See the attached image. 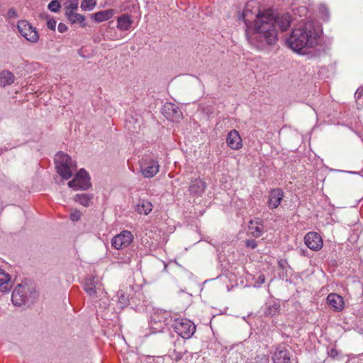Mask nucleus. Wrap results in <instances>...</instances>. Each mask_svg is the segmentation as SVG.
I'll list each match as a JSON object with an SVG mask.
<instances>
[{
	"instance_id": "nucleus-1",
	"label": "nucleus",
	"mask_w": 363,
	"mask_h": 363,
	"mask_svg": "<svg viewBox=\"0 0 363 363\" xmlns=\"http://www.w3.org/2000/svg\"><path fill=\"white\" fill-rule=\"evenodd\" d=\"M247 4L242 18L246 25L245 35L250 45L258 50H264L269 45H274L277 40V28L281 31L286 30L291 25V17L289 13L273 15L267 11L255 14L256 20L253 27L249 26L251 20L249 17L252 12Z\"/></svg>"
},
{
	"instance_id": "nucleus-2",
	"label": "nucleus",
	"mask_w": 363,
	"mask_h": 363,
	"mask_svg": "<svg viewBox=\"0 0 363 363\" xmlns=\"http://www.w3.org/2000/svg\"><path fill=\"white\" fill-rule=\"evenodd\" d=\"M318 35L314 23L311 21H301L287 39L289 46L296 52L306 48H313L317 45Z\"/></svg>"
},
{
	"instance_id": "nucleus-3",
	"label": "nucleus",
	"mask_w": 363,
	"mask_h": 363,
	"mask_svg": "<svg viewBox=\"0 0 363 363\" xmlns=\"http://www.w3.org/2000/svg\"><path fill=\"white\" fill-rule=\"evenodd\" d=\"M37 297L35 286L28 282L18 284L11 295V301L14 306H21L28 303H33Z\"/></svg>"
},
{
	"instance_id": "nucleus-4",
	"label": "nucleus",
	"mask_w": 363,
	"mask_h": 363,
	"mask_svg": "<svg viewBox=\"0 0 363 363\" xmlns=\"http://www.w3.org/2000/svg\"><path fill=\"white\" fill-rule=\"evenodd\" d=\"M55 163L57 173L66 180L72 176V172L77 169V164L72 162V158L62 152L56 154Z\"/></svg>"
},
{
	"instance_id": "nucleus-5",
	"label": "nucleus",
	"mask_w": 363,
	"mask_h": 363,
	"mask_svg": "<svg viewBox=\"0 0 363 363\" xmlns=\"http://www.w3.org/2000/svg\"><path fill=\"white\" fill-rule=\"evenodd\" d=\"M174 331L183 339H189L196 332L195 324L189 319L177 318L172 324Z\"/></svg>"
},
{
	"instance_id": "nucleus-6",
	"label": "nucleus",
	"mask_w": 363,
	"mask_h": 363,
	"mask_svg": "<svg viewBox=\"0 0 363 363\" xmlns=\"http://www.w3.org/2000/svg\"><path fill=\"white\" fill-rule=\"evenodd\" d=\"M17 28L20 34L28 41L35 43L39 40V34L36 28L33 27L28 21L20 20L17 23Z\"/></svg>"
},
{
	"instance_id": "nucleus-7",
	"label": "nucleus",
	"mask_w": 363,
	"mask_h": 363,
	"mask_svg": "<svg viewBox=\"0 0 363 363\" xmlns=\"http://www.w3.org/2000/svg\"><path fill=\"white\" fill-rule=\"evenodd\" d=\"M140 168L144 177L152 178L158 173L160 165L157 160L146 157L140 162Z\"/></svg>"
},
{
	"instance_id": "nucleus-8",
	"label": "nucleus",
	"mask_w": 363,
	"mask_h": 363,
	"mask_svg": "<svg viewBox=\"0 0 363 363\" xmlns=\"http://www.w3.org/2000/svg\"><path fill=\"white\" fill-rule=\"evenodd\" d=\"M68 186L74 190H86L91 186L90 178L86 170L81 169L74 178L68 182Z\"/></svg>"
},
{
	"instance_id": "nucleus-9",
	"label": "nucleus",
	"mask_w": 363,
	"mask_h": 363,
	"mask_svg": "<svg viewBox=\"0 0 363 363\" xmlns=\"http://www.w3.org/2000/svg\"><path fill=\"white\" fill-rule=\"evenodd\" d=\"M133 239V236L130 231L123 230L113 238L111 245L116 250L123 249L128 247L132 242Z\"/></svg>"
},
{
	"instance_id": "nucleus-10",
	"label": "nucleus",
	"mask_w": 363,
	"mask_h": 363,
	"mask_svg": "<svg viewBox=\"0 0 363 363\" xmlns=\"http://www.w3.org/2000/svg\"><path fill=\"white\" fill-rule=\"evenodd\" d=\"M84 289L91 298H96L98 294L103 293V289L98 279L93 276L88 277L85 279Z\"/></svg>"
},
{
	"instance_id": "nucleus-11",
	"label": "nucleus",
	"mask_w": 363,
	"mask_h": 363,
	"mask_svg": "<svg viewBox=\"0 0 363 363\" xmlns=\"http://www.w3.org/2000/svg\"><path fill=\"white\" fill-rule=\"evenodd\" d=\"M306 245L312 250L318 251L323 247L321 236L315 232H309L304 237Z\"/></svg>"
},
{
	"instance_id": "nucleus-12",
	"label": "nucleus",
	"mask_w": 363,
	"mask_h": 363,
	"mask_svg": "<svg viewBox=\"0 0 363 363\" xmlns=\"http://www.w3.org/2000/svg\"><path fill=\"white\" fill-rule=\"evenodd\" d=\"M274 363H291L290 351L284 345H279L272 357Z\"/></svg>"
},
{
	"instance_id": "nucleus-13",
	"label": "nucleus",
	"mask_w": 363,
	"mask_h": 363,
	"mask_svg": "<svg viewBox=\"0 0 363 363\" xmlns=\"http://www.w3.org/2000/svg\"><path fill=\"white\" fill-rule=\"evenodd\" d=\"M284 198V191L281 189H273L269 194L267 201L268 206L270 209H274L279 207Z\"/></svg>"
},
{
	"instance_id": "nucleus-14",
	"label": "nucleus",
	"mask_w": 363,
	"mask_h": 363,
	"mask_svg": "<svg viewBox=\"0 0 363 363\" xmlns=\"http://www.w3.org/2000/svg\"><path fill=\"white\" fill-rule=\"evenodd\" d=\"M163 113L167 118L171 121H178L182 116L179 108L172 103H168L164 106Z\"/></svg>"
},
{
	"instance_id": "nucleus-15",
	"label": "nucleus",
	"mask_w": 363,
	"mask_h": 363,
	"mask_svg": "<svg viewBox=\"0 0 363 363\" xmlns=\"http://www.w3.org/2000/svg\"><path fill=\"white\" fill-rule=\"evenodd\" d=\"M206 188V182L201 178H196L191 181L189 186V191L191 195L195 196H201Z\"/></svg>"
},
{
	"instance_id": "nucleus-16",
	"label": "nucleus",
	"mask_w": 363,
	"mask_h": 363,
	"mask_svg": "<svg viewBox=\"0 0 363 363\" xmlns=\"http://www.w3.org/2000/svg\"><path fill=\"white\" fill-rule=\"evenodd\" d=\"M226 143L233 150H239L242 147V141L239 133L236 130H232L228 133Z\"/></svg>"
},
{
	"instance_id": "nucleus-17",
	"label": "nucleus",
	"mask_w": 363,
	"mask_h": 363,
	"mask_svg": "<svg viewBox=\"0 0 363 363\" xmlns=\"http://www.w3.org/2000/svg\"><path fill=\"white\" fill-rule=\"evenodd\" d=\"M327 303L337 312L342 311L345 306L343 298L335 293H331L328 296Z\"/></svg>"
},
{
	"instance_id": "nucleus-18",
	"label": "nucleus",
	"mask_w": 363,
	"mask_h": 363,
	"mask_svg": "<svg viewBox=\"0 0 363 363\" xmlns=\"http://www.w3.org/2000/svg\"><path fill=\"white\" fill-rule=\"evenodd\" d=\"M13 286L11 276L0 268V292L9 293Z\"/></svg>"
},
{
	"instance_id": "nucleus-19",
	"label": "nucleus",
	"mask_w": 363,
	"mask_h": 363,
	"mask_svg": "<svg viewBox=\"0 0 363 363\" xmlns=\"http://www.w3.org/2000/svg\"><path fill=\"white\" fill-rule=\"evenodd\" d=\"M113 15L114 10L108 9L93 13L91 15V18L94 19L96 22L99 23L111 18Z\"/></svg>"
},
{
	"instance_id": "nucleus-20",
	"label": "nucleus",
	"mask_w": 363,
	"mask_h": 363,
	"mask_svg": "<svg viewBox=\"0 0 363 363\" xmlns=\"http://www.w3.org/2000/svg\"><path fill=\"white\" fill-rule=\"evenodd\" d=\"M133 23L130 16L123 14L117 20V27L121 30H128Z\"/></svg>"
},
{
	"instance_id": "nucleus-21",
	"label": "nucleus",
	"mask_w": 363,
	"mask_h": 363,
	"mask_svg": "<svg viewBox=\"0 0 363 363\" xmlns=\"http://www.w3.org/2000/svg\"><path fill=\"white\" fill-rule=\"evenodd\" d=\"M15 77L12 72L4 70L0 73V86H6L14 82Z\"/></svg>"
},
{
	"instance_id": "nucleus-22",
	"label": "nucleus",
	"mask_w": 363,
	"mask_h": 363,
	"mask_svg": "<svg viewBox=\"0 0 363 363\" xmlns=\"http://www.w3.org/2000/svg\"><path fill=\"white\" fill-rule=\"evenodd\" d=\"M69 21L72 23H79L81 27L84 28L86 26V23L84 22L85 18L83 15L75 13L74 11H67V13H65Z\"/></svg>"
},
{
	"instance_id": "nucleus-23",
	"label": "nucleus",
	"mask_w": 363,
	"mask_h": 363,
	"mask_svg": "<svg viewBox=\"0 0 363 363\" xmlns=\"http://www.w3.org/2000/svg\"><path fill=\"white\" fill-rule=\"evenodd\" d=\"M152 210V203L147 200H140L137 204L136 211L140 214L147 215Z\"/></svg>"
},
{
	"instance_id": "nucleus-24",
	"label": "nucleus",
	"mask_w": 363,
	"mask_h": 363,
	"mask_svg": "<svg viewBox=\"0 0 363 363\" xmlns=\"http://www.w3.org/2000/svg\"><path fill=\"white\" fill-rule=\"evenodd\" d=\"M249 232L250 233L255 237L259 238L261 236L262 230H263V226L262 225L258 222V221H250L249 226H248Z\"/></svg>"
},
{
	"instance_id": "nucleus-25",
	"label": "nucleus",
	"mask_w": 363,
	"mask_h": 363,
	"mask_svg": "<svg viewBox=\"0 0 363 363\" xmlns=\"http://www.w3.org/2000/svg\"><path fill=\"white\" fill-rule=\"evenodd\" d=\"M92 194H77L74 197V201L84 206H89L90 201L93 199Z\"/></svg>"
},
{
	"instance_id": "nucleus-26",
	"label": "nucleus",
	"mask_w": 363,
	"mask_h": 363,
	"mask_svg": "<svg viewBox=\"0 0 363 363\" xmlns=\"http://www.w3.org/2000/svg\"><path fill=\"white\" fill-rule=\"evenodd\" d=\"M181 343V340L178 339L174 345L173 353L174 356L175 360H179L182 359L183 354L186 352V350L183 347H177V344L179 345Z\"/></svg>"
},
{
	"instance_id": "nucleus-27",
	"label": "nucleus",
	"mask_w": 363,
	"mask_h": 363,
	"mask_svg": "<svg viewBox=\"0 0 363 363\" xmlns=\"http://www.w3.org/2000/svg\"><path fill=\"white\" fill-rule=\"evenodd\" d=\"M118 303L120 304L119 307L123 308L126 305L128 304L129 299L128 296L125 295V294L123 291L118 292Z\"/></svg>"
},
{
	"instance_id": "nucleus-28",
	"label": "nucleus",
	"mask_w": 363,
	"mask_h": 363,
	"mask_svg": "<svg viewBox=\"0 0 363 363\" xmlns=\"http://www.w3.org/2000/svg\"><path fill=\"white\" fill-rule=\"evenodd\" d=\"M96 4V0H84L81 4V8L84 11H91Z\"/></svg>"
},
{
	"instance_id": "nucleus-29",
	"label": "nucleus",
	"mask_w": 363,
	"mask_h": 363,
	"mask_svg": "<svg viewBox=\"0 0 363 363\" xmlns=\"http://www.w3.org/2000/svg\"><path fill=\"white\" fill-rule=\"evenodd\" d=\"M354 97L357 108H363V89L359 88L354 94Z\"/></svg>"
},
{
	"instance_id": "nucleus-30",
	"label": "nucleus",
	"mask_w": 363,
	"mask_h": 363,
	"mask_svg": "<svg viewBox=\"0 0 363 363\" xmlns=\"http://www.w3.org/2000/svg\"><path fill=\"white\" fill-rule=\"evenodd\" d=\"M319 13L322 15L324 21H328L330 16V12L328 6L325 4H320L318 6Z\"/></svg>"
},
{
	"instance_id": "nucleus-31",
	"label": "nucleus",
	"mask_w": 363,
	"mask_h": 363,
	"mask_svg": "<svg viewBox=\"0 0 363 363\" xmlns=\"http://www.w3.org/2000/svg\"><path fill=\"white\" fill-rule=\"evenodd\" d=\"M48 8L50 11L52 12H57L60 11L61 8V4L58 1L52 0L49 3Z\"/></svg>"
},
{
	"instance_id": "nucleus-32",
	"label": "nucleus",
	"mask_w": 363,
	"mask_h": 363,
	"mask_svg": "<svg viewBox=\"0 0 363 363\" xmlns=\"http://www.w3.org/2000/svg\"><path fill=\"white\" fill-rule=\"evenodd\" d=\"M69 2V4L65 8V13H67V11H74L78 7V1L79 0H67Z\"/></svg>"
},
{
	"instance_id": "nucleus-33",
	"label": "nucleus",
	"mask_w": 363,
	"mask_h": 363,
	"mask_svg": "<svg viewBox=\"0 0 363 363\" xmlns=\"http://www.w3.org/2000/svg\"><path fill=\"white\" fill-rule=\"evenodd\" d=\"M279 313V307L277 305H274L272 306H270L268 308L267 311L266 312V314L274 316L277 315Z\"/></svg>"
},
{
	"instance_id": "nucleus-34",
	"label": "nucleus",
	"mask_w": 363,
	"mask_h": 363,
	"mask_svg": "<svg viewBox=\"0 0 363 363\" xmlns=\"http://www.w3.org/2000/svg\"><path fill=\"white\" fill-rule=\"evenodd\" d=\"M80 218H81V213L77 210H75L70 213V218L73 221H77L80 219Z\"/></svg>"
},
{
	"instance_id": "nucleus-35",
	"label": "nucleus",
	"mask_w": 363,
	"mask_h": 363,
	"mask_svg": "<svg viewBox=\"0 0 363 363\" xmlns=\"http://www.w3.org/2000/svg\"><path fill=\"white\" fill-rule=\"evenodd\" d=\"M246 246L255 249L257 247V243L255 240H246Z\"/></svg>"
},
{
	"instance_id": "nucleus-36",
	"label": "nucleus",
	"mask_w": 363,
	"mask_h": 363,
	"mask_svg": "<svg viewBox=\"0 0 363 363\" xmlns=\"http://www.w3.org/2000/svg\"><path fill=\"white\" fill-rule=\"evenodd\" d=\"M48 28L54 30L56 26V21L54 19H49L47 22Z\"/></svg>"
},
{
	"instance_id": "nucleus-37",
	"label": "nucleus",
	"mask_w": 363,
	"mask_h": 363,
	"mask_svg": "<svg viewBox=\"0 0 363 363\" xmlns=\"http://www.w3.org/2000/svg\"><path fill=\"white\" fill-rule=\"evenodd\" d=\"M67 26L62 23H60L57 26V30L60 33H63L67 30Z\"/></svg>"
},
{
	"instance_id": "nucleus-38",
	"label": "nucleus",
	"mask_w": 363,
	"mask_h": 363,
	"mask_svg": "<svg viewBox=\"0 0 363 363\" xmlns=\"http://www.w3.org/2000/svg\"><path fill=\"white\" fill-rule=\"evenodd\" d=\"M8 16L9 18H16L17 12L14 8H11L8 11Z\"/></svg>"
},
{
	"instance_id": "nucleus-39",
	"label": "nucleus",
	"mask_w": 363,
	"mask_h": 363,
	"mask_svg": "<svg viewBox=\"0 0 363 363\" xmlns=\"http://www.w3.org/2000/svg\"><path fill=\"white\" fill-rule=\"evenodd\" d=\"M328 354H329L330 357H331L333 358H335L336 357L338 356V352L335 348L330 349V351L328 352Z\"/></svg>"
},
{
	"instance_id": "nucleus-40",
	"label": "nucleus",
	"mask_w": 363,
	"mask_h": 363,
	"mask_svg": "<svg viewBox=\"0 0 363 363\" xmlns=\"http://www.w3.org/2000/svg\"><path fill=\"white\" fill-rule=\"evenodd\" d=\"M264 281H265L264 276L263 274H260L257 281L258 286L264 284Z\"/></svg>"
},
{
	"instance_id": "nucleus-41",
	"label": "nucleus",
	"mask_w": 363,
	"mask_h": 363,
	"mask_svg": "<svg viewBox=\"0 0 363 363\" xmlns=\"http://www.w3.org/2000/svg\"><path fill=\"white\" fill-rule=\"evenodd\" d=\"M160 314H158V315H157V317H155V318H154V320H155V321H157V320H158V321H160H160H161V319L160 318Z\"/></svg>"
}]
</instances>
